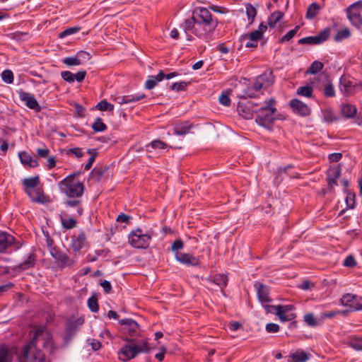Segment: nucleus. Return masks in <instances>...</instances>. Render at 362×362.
<instances>
[{"label":"nucleus","mask_w":362,"mask_h":362,"mask_svg":"<svg viewBox=\"0 0 362 362\" xmlns=\"http://www.w3.org/2000/svg\"><path fill=\"white\" fill-rule=\"evenodd\" d=\"M356 262L354 257L348 256L344 260V265L346 267H352L356 265Z\"/></svg>","instance_id":"nucleus-63"},{"label":"nucleus","mask_w":362,"mask_h":362,"mask_svg":"<svg viewBox=\"0 0 362 362\" xmlns=\"http://www.w3.org/2000/svg\"><path fill=\"white\" fill-rule=\"evenodd\" d=\"M329 37L328 31H323L320 35L314 37H308L299 40L300 43L320 44L326 40Z\"/></svg>","instance_id":"nucleus-19"},{"label":"nucleus","mask_w":362,"mask_h":362,"mask_svg":"<svg viewBox=\"0 0 362 362\" xmlns=\"http://www.w3.org/2000/svg\"><path fill=\"white\" fill-rule=\"evenodd\" d=\"M77 175L76 173L70 175L59 183L61 191L69 197H78L83 193V185L75 180Z\"/></svg>","instance_id":"nucleus-5"},{"label":"nucleus","mask_w":362,"mask_h":362,"mask_svg":"<svg viewBox=\"0 0 362 362\" xmlns=\"http://www.w3.org/2000/svg\"><path fill=\"white\" fill-rule=\"evenodd\" d=\"M96 108L100 111H112L114 109V105L107 103L106 100H103L97 105Z\"/></svg>","instance_id":"nucleus-39"},{"label":"nucleus","mask_w":362,"mask_h":362,"mask_svg":"<svg viewBox=\"0 0 362 362\" xmlns=\"http://www.w3.org/2000/svg\"><path fill=\"white\" fill-rule=\"evenodd\" d=\"M119 324L123 326L122 332L125 334L122 339L127 343L119 349L117 352L119 360L127 362L134 358L141 353H149L151 351V348L147 338L137 342L132 339V337L140 334L139 326L137 322L132 319H123L119 320Z\"/></svg>","instance_id":"nucleus-1"},{"label":"nucleus","mask_w":362,"mask_h":362,"mask_svg":"<svg viewBox=\"0 0 362 362\" xmlns=\"http://www.w3.org/2000/svg\"><path fill=\"white\" fill-rule=\"evenodd\" d=\"M19 158L21 163L24 165L29 166L30 168H35L38 165V162L36 159H34L29 153L26 152H21L19 153Z\"/></svg>","instance_id":"nucleus-22"},{"label":"nucleus","mask_w":362,"mask_h":362,"mask_svg":"<svg viewBox=\"0 0 362 362\" xmlns=\"http://www.w3.org/2000/svg\"><path fill=\"white\" fill-rule=\"evenodd\" d=\"M42 341V346H51L52 337L43 327H37L34 331L33 340L24 348L20 362H45V357L40 350L37 349V343Z\"/></svg>","instance_id":"nucleus-3"},{"label":"nucleus","mask_w":362,"mask_h":362,"mask_svg":"<svg viewBox=\"0 0 362 362\" xmlns=\"http://www.w3.org/2000/svg\"><path fill=\"white\" fill-rule=\"evenodd\" d=\"M334 87L332 84L328 83L325 86L324 94L327 97H332L334 95Z\"/></svg>","instance_id":"nucleus-57"},{"label":"nucleus","mask_w":362,"mask_h":362,"mask_svg":"<svg viewBox=\"0 0 362 362\" xmlns=\"http://www.w3.org/2000/svg\"><path fill=\"white\" fill-rule=\"evenodd\" d=\"M66 154L74 155L76 158H81L84 155V153L80 148H73L69 149L66 152Z\"/></svg>","instance_id":"nucleus-51"},{"label":"nucleus","mask_w":362,"mask_h":362,"mask_svg":"<svg viewBox=\"0 0 362 362\" xmlns=\"http://www.w3.org/2000/svg\"><path fill=\"white\" fill-rule=\"evenodd\" d=\"M3 81L7 83H11L13 81V72L10 70H5L1 74Z\"/></svg>","instance_id":"nucleus-44"},{"label":"nucleus","mask_w":362,"mask_h":362,"mask_svg":"<svg viewBox=\"0 0 362 362\" xmlns=\"http://www.w3.org/2000/svg\"><path fill=\"white\" fill-rule=\"evenodd\" d=\"M346 202L350 209H354L355 207V194L352 193H348L346 198Z\"/></svg>","instance_id":"nucleus-55"},{"label":"nucleus","mask_w":362,"mask_h":362,"mask_svg":"<svg viewBox=\"0 0 362 362\" xmlns=\"http://www.w3.org/2000/svg\"><path fill=\"white\" fill-rule=\"evenodd\" d=\"M175 259L182 264L190 266H197L199 263L198 258L188 253L177 252L175 253Z\"/></svg>","instance_id":"nucleus-16"},{"label":"nucleus","mask_w":362,"mask_h":362,"mask_svg":"<svg viewBox=\"0 0 362 362\" xmlns=\"http://www.w3.org/2000/svg\"><path fill=\"white\" fill-rule=\"evenodd\" d=\"M276 100L271 98L264 102L263 105L256 111V122L261 126L269 127L276 119Z\"/></svg>","instance_id":"nucleus-4"},{"label":"nucleus","mask_w":362,"mask_h":362,"mask_svg":"<svg viewBox=\"0 0 362 362\" xmlns=\"http://www.w3.org/2000/svg\"><path fill=\"white\" fill-rule=\"evenodd\" d=\"M84 322V319L83 317H78L76 319H70L68 320L66 327L67 330L69 332H73L76 331L78 328H79Z\"/></svg>","instance_id":"nucleus-25"},{"label":"nucleus","mask_w":362,"mask_h":362,"mask_svg":"<svg viewBox=\"0 0 362 362\" xmlns=\"http://www.w3.org/2000/svg\"><path fill=\"white\" fill-rule=\"evenodd\" d=\"M183 242L181 240H177L173 243L171 249L174 252H177V250H181L183 247Z\"/></svg>","instance_id":"nucleus-62"},{"label":"nucleus","mask_w":362,"mask_h":362,"mask_svg":"<svg viewBox=\"0 0 362 362\" xmlns=\"http://www.w3.org/2000/svg\"><path fill=\"white\" fill-rule=\"evenodd\" d=\"M35 264V257L33 255H30L28 259L20 265L21 269H26L33 266Z\"/></svg>","instance_id":"nucleus-50"},{"label":"nucleus","mask_w":362,"mask_h":362,"mask_svg":"<svg viewBox=\"0 0 362 362\" xmlns=\"http://www.w3.org/2000/svg\"><path fill=\"white\" fill-rule=\"evenodd\" d=\"M341 115L346 119H352L357 114V107L351 103H344L340 105Z\"/></svg>","instance_id":"nucleus-17"},{"label":"nucleus","mask_w":362,"mask_h":362,"mask_svg":"<svg viewBox=\"0 0 362 362\" xmlns=\"http://www.w3.org/2000/svg\"><path fill=\"white\" fill-rule=\"evenodd\" d=\"M40 182L39 177H33L27 178L23 180V185L25 186V191L28 194V191L31 189L37 188V186Z\"/></svg>","instance_id":"nucleus-28"},{"label":"nucleus","mask_w":362,"mask_h":362,"mask_svg":"<svg viewBox=\"0 0 362 362\" xmlns=\"http://www.w3.org/2000/svg\"><path fill=\"white\" fill-rule=\"evenodd\" d=\"M243 38H248L251 41L257 42L258 40L261 39L262 36L259 34V33L256 30L253 32L250 33L248 36L245 35L243 37Z\"/></svg>","instance_id":"nucleus-52"},{"label":"nucleus","mask_w":362,"mask_h":362,"mask_svg":"<svg viewBox=\"0 0 362 362\" xmlns=\"http://www.w3.org/2000/svg\"><path fill=\"white\" fill-rule=\"evenodd\" d=\"M62 223L64 228L70 229L76 226V222L73 218L66 219L62 217Z\"/></svg>","instance_id":"nucleus-47"},{"label":"nucleus","mask_w":362,"mask_h":362,"mask_svg":"<svg viewBox=\"0 0 362 362\" xmlns=\"http://www.w3.org/2000/svg\"><path fill=\"white\" fill-rule=\"evenodd\" d=\"M14 238L7 233H0V252H4L6 250V249L12 245L14 243Z\"/></svg>","instance_id":"nucleus-20"},{"label":"nucleus","mask_w":362,"mask_h":362,"mask_svg":"<svg viewBox=\"0 0 362 362\" xmlns=\"http://www.w3.org/2000/svg\"><path fill=\"white\" fill-rule=\"evenodd\" d=\"M296 93L298 95L310 98L313 94V88L310 86H301L297 89Z\"/></svg>","instance_id":"nucleus-34"},{"label":"nucleus","mask_w":362,"mask_h":362,"mask_svg":"<svg viewBox=\"0 0 362 362\" xmlns=\"http://www.w3.org/2000/svg\"><path fill=\"white\" fill-rule=\"evenodd\" d=\"M187 87V83L182 81L175 83L172 85L171 89L176 91L184 90Z\"/></svg>","instance_id":"nucleus-58"},{"label":"nucleus","mask_w":362,"mask_h":362,"mask_svg":"<svg viewBox=\"0 0 362 362\" xmlns=\"http://www.w3.org/2000/svg\"><path fill=\"white\" fill-rule=\"evenodd\" d=\"M314 284L308 280H305L298 286L302 290H310L313 288Z\"/></svg>","instance_id":"nucleus-61"},{"label":"nucleus","mask_w":362,"mask_h":362,"mask_svg":"<svg viewBox=\"0 0 362 362\" xmlns=\"http://www.w3.org/2000/svg\"><path fill=\"white\" fill-rule=\"evenodd\" d=\"M284 13L280 11L274 12L268 18V25L270 28L276 26V23L282 19Z\"/></svg>","instance_id":"nucleus-30"},{"label":"nucleus","mask_w":362,"mask_h":362,"mask_svg":"<svg viewBox=\"0 0 362 362\" xmlns=\"http://www.w3.org/2000/svg\"><path fill=\"white\" fill-rule=\"evenodd\" d=\"M227 281V276L223 274L216 275L214 278V282L219 286H226Z\"/></svg>","instance_id":"nucleus-45"},{"label":"nucleus","mask_w":362,"mask_h":362,"mask_svg":"<svg viewBox=\"0 0 362 362\" xmlns=\"http://www.w3.org/2000/svg\"><path fill=\"white\" fill-rule=\"evenodd\" d=\"M341 303L354 310H362V298L356 295L346 293L341 298Z\"/></svg>","instance_id":"nucleus-9"},{"label":"nucleus","mask_w":362,"mask_h":362,"mask_svg":"<svg viewBox=\"0 0 362 362\" xmlns=\"http://www.w3.org/2000/svg\"><path fill=\"white\" fill-rule=\"evenodd\" d=\"M347 17L355 26L362 25V1H358L351 5L346 9Z\"/></svg>","instance_id":"nucleus-7"},{"label":"nucleus","mask_w":362,"mask_h":362,"mask_svg":"<svg viewBox=\"0 0 362 362\" xmlns=\"http://www.w3.org/2000/svg\"><path fill=\"white\" fill-rule=\"evenodd\" d=\"M78 30H79V28H77V27L70 28H68V29L65 30L64 31L60 33L59 34V37L60 38H63L65 36L74 34V33H77Z\"/></svg>","instance_id":"nucleus-54"},{"label":"nucleus","mask_w":362,"mask_h":362,"mask_svg":"<svg viewBox=\"0 0 362 362\" xmlns=\"http://www.w3.org/2000/svg\"><path fill=\"white\" fill-rule=\"evenodd\" d=\"M163 78H164V74L163 71H160L156 76H149L145 83L146 88H147L148 90L153 88L157 85L158 82L161 81Z\"/></svg>","instance_id":"nucleus-24"},{"label":"nucleus","mask_w":362,"mask_h":362,"mask_svg":"<svg viewBox=\"0 0 362 362\" xmlns=\"http://www.w3.org/2000/svg\"><path fill=\"white\" fill-rule=\"evenodd\" d=\"M151 238L150 235L143 234L141 230L137 229L131 233L129 236V242L136 248H146L148 246Z\"/></svg>","instance_id":"nucleus-6"},{"label":"nucleus","mask_w":362,"mask_h":362,"mask_svg":"<svg viewBox=\"0 0 362 362\" xmlns=\"http://www.w3.org/2000/svg\"><path fill=\"white\" fill-rule=\"evenodd\" d=\"M49 252L61 267H70L74 263V260L70 259L65 253L55 247H50Z\"/></svg>","instance_id":"nucleus-10"},{"label":"nucleus","mask_w":362,"mask_h":362,"mask_svg":"<svg viewBox=\"0 0 362 362\" xmlns=\"http://www.w3.org/2000/svg\"><path fill=\"white\" fill-rule=\"evenodd\" d=\"M230 90L223 93L219 97V102L221 104L228 106L230 104V99L229 98V93Z\"/></svg>","instance_id":"nucleus-43"},{"label":"nucleus","mask_w":362,"mask_h":362,"mask_svg":"<svg viewBox=\"0 0 362 362\" xmlns=\"http://www.w3.org/2000/svg\"><path fill=\"white\" fill-rule=\"evenodd\" d=\"M298 28H299V27L296 26L294 29L288 32L284 37H282L281 41V42L289 41L296 34Z\"/></svg>","instance_id":"nucleus-53"},{"label":"nucleus","mask_w":362,"mask_h":362,"mask_svg":"<svg viewBox=\"0 0 362 362\" xmlns=\"http://www.w3.org/2000/svg\"><path fill=\"white\" fill-rule=\"evenodd\" d=\"M320 9V6L316 3H313L308 7L306 13V17L308 18H313L316 16Z\"/></svg>","instance_id":"nucleus-32"},{"label":"nucleus","mask_w":362,"mask_h":362,"mask_svg":"<svg viewBox=\"0 0 362 362\" xmlns=\"http://www.w3.org/2000/svg\"><path fill=\"white\" fill-rule=\"evenodd\" d=\"M349 36H350L349 30L347 28H345L342 30L339 31L334 38H335L336 41H340L345 38H347Z\"/></svg>","instance_id":"nucleus-46"},{"label":"nucleus","mask_w":362,"mask_h":362,"mask_svg":"<svg viewBox=\"0 0 362 362\" xmlns=\"http://www.w3.org/2000/svg\"><path fill=\"white\" fill-rule=\"evenodd\" d=\"M294 307L292 305H279L276 315L281 322L292 320L296 317V314L291 313Z\"/></svg>","instance_id":"nucleus-12"},{"label":"nucleus","mask_w":362,"mask_h":362,"mask_svg":"<svg viewBox=\"0 0 362 362\" xmlns=\"http://www.w3.org/2000/svg\"><path fill=\"white\" fill-rule=\"evenodd\" d=\"M289 105L293 111L300 115L307 116L310 114V108L306 104L298 99L291 100Z\"/></svg>","instance_id":"nucleus-14"},{"label":"nucleus","mask_w":362,"mask_h":362,"mask_svg":"<svg viewBox=\"0 0 362 362\" xmlns=\"http://www.w3.org/2000/svg\"><path fill=\"white\" fill-rule=\"evenodd\" d=\"M304 320L309 326L315 327L317 325V321L312 313H308L305 315Z\"/></svg>","instance_id":"nucleus-42"},{"label":"nucleus","mask_w":362,"mask_h":362,"mask_svg":"<svg viewBox=\"0 0 362 362\" xmlns=\"http://www.w3.org/2000/svg\"><path fill=\"white\" fill-rule=\"evenodd\" d=\"M246 8V14L247 16L248 21L250 23H252L254 21L255 17L257 15L256 8L250 4H247L245 5Z\"/></svg>","instance_id":"nucleus-35"},{"label":"nucleus","mask_w":362,"mask_h":362,"mask_svg":"<svg viewBox=\"0 0 362 362\" xmlns=\"http://www.w3.org/2000/svg\"><path fill=\"white\" fill-rule=\"evenodd\" d=\"M20 98L29 108L33 109L37 111H39L40 110V107L37 101L33 95L28 93L22 92L20 93Z\"/></svg>","instance_id":"nucleus-18"},{"label":"nucleus","mask_w":362,"mask_h":362,"mask_svg":"<svg viewBox=\"0 0 362 362\" xmlns=\"http://www.w3.org/2000/svg\"><path fill=\"white\" fill-rule=\"evenodd\" d=\"M37 153L39 157L46 158L49 153V150L47 148H37Z\"/></svg>","instance_id":"nucleus-64"},{"label":"nucleus","mask_w":362,"mask_h":362,"mask_svg":"<svg viewBox=\"0 0 362 362\" xmlns=\"http://www.w3.org/2000/svg\"><path fill=\"white\" fill-rule=\"evenodd\" d=\"M11 356L8 350L4 347L0 348V362H10Z\"/></svg>","instance_id":"nucleus-41"},{"label":"nucleus","mask_w":362,"mask_h":362,"mask_svg":"<svg viewBox=\"0 0 362 362\" xmlns=\"http://www.w3.org/2000/svg\"><path fill=\"white\" fill-rule=\"evenodd\" d=\"M28 195L32 201L37 203L45 204L50 202L49 197L44 193L42 188L29 189Z\"/></svg>","instance_id":"nucleus-13"},{"label":"nucleus","mask_w":362,"mask_h":362,"mask_svg":"<svg viewBox=\"0 0 362 362\" xmlns=\"http://www.w3.org/2000/svg\"><path fill=\"white\" fill-rule=\"evenodd\" d=\"M88 153H90L91 156L89 158L88 162L85 165V170H89L91 168L96 157V153L92 150H89Z\"/></svg>","instance_id":"nucleus-60"},{"label":"nucleus","mask_w":362,"mask_h":362,"mask_svg":"<svg viewBox=\"0 0 362 362\" xmlns=\"http://www.w3.org/2000/svg\"><path fill=\"white\" fill-rule=\"evenodd\" d=\"M274 83V77L272 72H266L257 76L253 83L252 87L255 90L266 89Z\"/></svg>","instance_id":"nucleus-8"},{"label":"nucleus","mask_w":362,"mask_h":362,"mask_svg":"<svg viewBox=\"0 0 362 362\" xmlns=\"http://www.w3.org/2000/svg\"><path fill=\"white\" fill-rule=\"evenodd\" d=\"M255 287L257 290L258 299L260 302L267 303L271 301V298L269 297V288L268 286L260 282H256L255 284Z\"/></svg>","instance_id":"nucleus-15"},{"label":"nucleus","mask_w":362,"mask_h":362,"mask_svg":"<svg viewBox=\"0 0 362 362\" xmlns=\"http://www.w3.org/2000/svg\"><path fill=\"white\" fill-rule=\"evenodd\" d=\"M185 30H192L199 37L207 38L218 25L217 20L213 18L211 12L204 7H197L192 11L191 18L185 21Z\"/></svg>","instance_id":"nucleus-2"},{"label":"nucleus","mask_w":362,"mask_h":362,"mask_svg":"<svg viewBox=\"0 0 362 362\" xmlns=\"http://www.w3.org/2000/svg\"><path fill=\"white\" fill-rule=\"evenodd\" d=\"M145 98V95L142 94V95H136V96H132V97H130V96H122V97H120V98H117L115 99V100L119 103V104H125V103H131V102H135V101H139L143 98Z\"/></svg>","instance_id":"nucleus-29"},{"label":"nucleus","mask_w":362,"mask_h":362,"mask_svg":"<svg viewBox=\"0 0 362 362\" xmlns=\"http://www.w3.org/2000/svg\"><path fill=\"white\" fill-rule=\"evenodd\" d=\"M88 305L89 308L93 312H97L98 311V304L97 298L95 297L92 296L91 298H90L88 299Z\"/></svg>","instance_id":"nucleus-48"},{"label":"nucleus","mask_w":362,"mask_h":362,"mask_svg":"<svg viewBox=\"0 0 362 362\" xmlns=\"http://www.w3.org/2000/svg\"><path fill=\"white\" fill-rule=\"evenodd\" d=\"M92 128L95 132H103L106 129V125L103 122L100 118H98L93 124Z\"/></svg>","instance_id":"nucleus-40"},{"label":"nucleus","mask_w":362,"mask_h":362,"mask_svg":"<svg viewBox=\"0 0 362 362\" xmlns=\"http://www.w3.org/2000/svg\"><path fill=\"white\" fill-rule=\"evenodd\" d=\"M341 85L342 86L341 90L348 95L353 94L356 88H360L362 90V88L359 86V84L357 86L354 85L351 81L345 78L341 79Z\"/></svg>","instance_id":"nucleus-23"},{"label":"nucleus","mask_w":362,"mask_h":362,"mask_svg":"<svg viewBox=\"0 0 362 362\" xmlns=\"http://www.w3.org/2000/svg\"><path fill=\"white\" fill-rule=\"evenodd\" d=\"M209 8L216 13H219L222 14H226L228 13V10L226 8L218 6L216 5H211L209 6Z\"/></svg>","instance_id":"nucleus-59"},{"label":"nucleus","mask_w":362,"mask_h":362,"mask_svg":"<svg viewBox=\"0 0 362 362\" xmlns=\"http://www.w3.org/2000/svg\"><path fill=\"white\" fill-rule=\"evenodd\" d=\"M348 344L356 350H362V337H351L349 339Z\"/></svg>","instance_id":"nucleus-33"},{"label":"nucleus","mask_w":362,"mask_h":362,"mask_svg":"<svg viewBox=\"0 0 362 362\" xmlns=\"http://www.w3.org/2000/svg\"><path fill=\"white\" fill-rule=\"evenodd\" d=\"M191 127L192 125L187 122L176 124L174 127V132L176 135L182 136L187 134Z\"/></svg>","instance_id":"nucleus-26"},{"label":"nucleus","mask_w":362,"mask_h":362,"mask_svg":"<svg viewBox=\"0 0 362 362\" xmlns=\"http://www.w3.org/2000/svg\"><path fill=\"white\" fill-rule=\"evenodd\" d=\"M255 105L252 102L239 103L237 110L238 114L246 119H251L256 113L257 110H254Z\"/></svg>","instance_id":"nucleus-11"},{"label":"nucleus","mask_w":362,"mask_h":362,"mask_svg":"<svg viewBox=\"0 0 362 362\" xmlns=\"http://www.w3.org/2000/svg\"><path fill=\"white\" fill-rule=\"evenodd\" d=\"M61 76L64 81L69 83H73L75 80L74 74L69 71H62Z\"/></svg>","instance_id":"nucleus-49"},{"label":"nucleus","mask_w":362,"mask_h":362,"mask_svg":"<svg viewBox=\"0 0 362 362\" xmlns=\"http://www.w3.org/2000/svg\"><path fill=\"white\" fill-rule=\"evenodd\" d=\"M341 175L340 166L330 168L327 171V177H332L338 180Z\"/></svg>","instance_id":"nucleus-38"},{"label":"nucleus","mask_w":362,"mask_h":362,"mask_svg":"<svg viewBox=\"0 0 362 362\" xmlns=\"http://www.w3.org/2000/svg\"><path fill=\"white\" fill-rule=\"evenodd\" d=\"M322 68L323 64L320 62L315 61L311 64L309 69L307 71V73L315 74L322 70Z\"/></svg>","instance_id":"nucleus-37"},{"label":"nucleus","mask_w":362,"mask_h":362,"mask_svg":"<svg viewBox=\"0 0 362 362\" xmlns=\"http://www.w3.org/2000/svg\"><path fill=\"white\" fill-rule=\"evenodd\" d=\"M291 361L289 362H305L309 358V355L303 351H297L291 354Z\"/></svg>","instance_id":"nucleus-27"},{"label":"nucleus","mask_w":362,"mask_h":362,"mask_svg":"<svg viewBox=\"0 0 362 362\" xmlns=\"http://www.w3.org/2000/svg\"><path fill=\"white\" fill-rule=\"evenodd\" d=\"M266 330L269 333H276L279 331V325L275 323H268L266 325Z\"/></svg>","instance_id":"nucleus-56"},{"label":"nucleus","mask_w":362,"mask_h":362,"mask_svg":"<svg viewBox=\"0 0 362 362\" xmlns=\"http://www.w3.org/2000/svg\"><path fill=\"white\" fill-rule=\"evenodd\" d=\"M167 147V144L160 140H154L147 146L148 148H151L153 149H165Z\"/></svg>","instance_id":"nucleus-36"},{"label":"nucleus","mask_w":362,"mask_h":362,"mask_svg":"<svg viewBox=\"0 0 362 362\" xmlns=\"http://www.w3.org/2000/svg\"><path fill=\"white\" fill-rule=\"evenodd\" d=\"M84 55L89 54L85 52H80L76 56L66 57L62 59V62L67 66H78L82 64V58Z\"/></svg>","instance_id":"nucleus-21"},{"label":"nucleus","mask_w":362,"mask_h":362,"mask_svg":"<svg viewBox=\"0 0 362 362\" xmlns=\"http://www.w3.org/2000/svg\"><path fill=\"white\" fill-rule=\"evenodd\" d=\"M323 119L326 122H333L337 120V117L329 108H326L322 111Z\"/></svg>","instance_id":"nucleus-31"}]
</instances>
